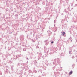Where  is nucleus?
Returning <instances> with one entry per match:
<instances>
[{
    "label": "nucleus",
    "instance_id": "nucleus-1",
    "mask_svg": "<svg viewBox=\"0 0 77 77\" xmlns=\"http://www.w3.org/2000/svg\"><path fill=\"white\" fill-rule=\"evenodd\" d=\"M60 61V59L59 58H57V59H54L53 62H52L53 63H54L56 65H58L59 64V62Z\"/></svg>",
    "mask_w": 77,
    "mask_h": 77
},
{
    "label": "nucleus",
    "instance_id": "nucleus-2",
    "mask_svg": "<svg viewBox=\"0 0 77 77\" xmlns=\"http://www.w3.org/2000/svg\"><path fill=\"white\" fill-rule=\"evenodd\" d=\"M52 61H53V60H51L50 62H51V63H50V64L51 65H53V66H54V67L52 68V69L53 70H54L55 69V66H56V65L57 64H56L54 63H53V62H52Z\"/></svg>",
    "mask_w": 77,
    "mask_h": 77
},
{
    "label": "nucleus",
    "instance_id": "nucleus-3",
    "mask_svg": "<svg viewBox=\"0 0 77 77\" xmlns=\"http://www.w3.org/2000/svg\"><path fill=\"white\" fill-rule=\"evenodd\" d=\"M37 54L39 57L38 59V60H39V59H41L40 57H41V55H42V54L40 53L39 52H37Z\"/></svg>",
    "mask_w": 77,
    "mask_h": 77
},
{
    "label": "nucleus",
    "instance_id": "nucleus-4",
    "mask_svg": "<svg viewBox=\"0 0 77 77\" xmlns=\"http://www.w3.org/2000/svg\"><path fill=\"white\" fill-rule=\"evenodd\" d=\"M20 38L21 41H24V36L23 35H22L20 36Z\"/></svg>",
    "mask_w": 77,
    "mask_h": 77
},
{
    "label": "nucleus",
    "instance_id": "nucleus-5",
    "mask_svg": "<svg viewBox=\"0 0 77 77\" xmlns=\"http://www.w3.org/2000/svg\"><path fill=\"white\" fill-rule=\"evenodd\" d=\"M69 54H72V48H71V49H70V51H69Z\"/></svg>",
    "mask_w": 77,
    "mask_h": 77
},
{
    "label": "nucleus",
    "instance_id": "nucleus-6",
    "mask_svg": "<svg viewBox=\"0 0 77 77\" xmlns=\"http://www.w3.org/2000/svg\"><path fill=\"white\" fill-rule=\"evenodd\" d=\"M61 33L62 34L63 36H64V35H65V32H63V31Z\"/></svg>",
    "mask_w": 77,
    "mask_h": 77
},
{
    "label": "nucleus",
    "instance_id": "nucleus-7",
    "mask_svg": "<svg viewBox=\"0 0 77 77\" xmlns=\"http://www.w3.org/2000/svg\"><path fill=\"white\" fill-rule=\"evenodd\" d=\"M66 9L65 10V12H66V13H67V14H68H68H69V11H67L66 10Z\"/></svg>",
    "mask_w": 77,
    "mask_h": 77
},
{
    "label": "nucleus",
    "instance_id": "nucleus-8",
    "mask_svg": "<svg viewBox=\"0 0 77 77\" xmlns=\"http://www.w3.org/2000/svg\"><path fill=\"white\" fill-rule=\"evenodd\" d=\"M73 72L72 70H71V71L69 73V74L70 75H71V74H72V73Z\"/></svg>",
    "mask_w": 77,
    "mask_h": 77
},
{
    "label": "nucleus",
    "instance_id": "nucleus-9",
    "mask_svg": "<svg viewBox=\"0 0 77 77\" xmlns=\"http://www.w3.org/2000/svg\"><path fill=\"white\" fill-rule=\"evenodd\" d=\"M21 65H23V66H25V65H27V64L26 63H24L23 64V63H21Z\"/></svg>",
    "mask_w": 77,
    "mask_h": 77
},
{
    "label": "nucleus",
    "instance_id": "nucleus-10",
    "mask_svg": "<svg viewBox=\"0 0 77 77\" xmlns=\"http://www.w3.org/2000/svg\"><path fill=\"white\" fill-rule=\"evenodd\" d=\"M17 56H14V59H17Z\"/></svg>",
    "mask_w": 77,
    "mask_h": 77
},
{
    "label": "nucleus",
    "instance_id": "nucleus-11",
    "mask_svg": "<svg viewBox=\"0 0 77 77\" xmlns=\"http://www.w3.org/2000/svg\"><path fill=\"white\" fill-rule=\"evenodd\" d=\"M33 72H35V73H36L37 72V71L35 70H34L33 71Z\"/></svg>",
    "mask_w": 77,
    "mask_h": 77
},
{
    "label": "nucleus",
    "instance_id": "nucleus-12",
    "mask_svg": "<svg viewBox=\"0 0 77 77\" xmlns=\"http://www.w3.org/2000/svg\"><path fill=\"white\" fill-rule=\"evenodd\" d=\"M76 6H77V4H75V5L74 6V7H76Z\"/></svg>",
    "mask_w": 77,
    "mask_h": 77
},
{
    "label": "nucleus",
    "instance_id": "nucleus-13",
    "mask_svg": "<svg viewBox=\"0 0 77 77\" xmlns=\"http://www.w3.org/2000/svg\"><path fill=\"white\" fill-rule=\"evenodd\" d=\"M23 51H26V48H24L23 49Z\"/></svg>",
    "mask_w": 77,
    "mask_h": 77
},
{
    "label": "nucleus",
    "instance_id": "nucleus-14",
    "mask_svg": "<svg viewBox=\"0 0 77 77\" xmlns=\"http://www.w3.org/2000/svg\"><path fill=\"white\" fill-rule=\"evenodd\" d=\"M49 42H46V43H45V45H48L49 44Z\"/></svg>",
    "mask_w": 77,
    "mask_h": 77
},
{
    "label": "nucleus",
    "instance_id": "nucleus-15",
    "mask_svg": "<svg viewBox=\"0 0 77 77\" xmlns=\"http://www.w3.org/2000/svg\"><path fill=\"white\" fill-rule=\"evenodd\" d=\"M46 50H47V49H45V50H44L45 53L46 52V51H47Z\"/></svg>",
    "mask_w": 77,
    "mask_h": 77
},
{
    "label": "nucleus",
    "instance_id": "nucleus-16",
    "mask_svg": "<svg viewBox=\"0 0 77 77\" xmlns=\"http://www.w3.org/2000/svg\"><path fill=\"white\" fill-rule=\"evenodd\" d=\"M48 41V40H45L44 41V42H47Z\"/></svg>",
    "mask_w": 77,
    "mask_h": 77
},
{
    "label": "nucleus",
    "instance_id": "nucleus-17",
    "mask_svg": "<svg viewBox=\"0 0 77 77\" xmlns=\"http://www.w3.org/2000/svg\"><path fill=\"white\" fill-rule=\"evenodd\" d=\"M60 3H62V0H60Z\"/></svg>",
    "mask_w": 77,
    "mask_h": 77
},
{
    "label": "nucleus",
    "instance_id": "nucleus-18",
    "mask_svg": "<svg viewBox=\"0 0 77 77\" xmlns=\"http://www.w3.org/2000/svg\"><path fill=\"white\" fill-rule=\"evenodd\" d=\"M2 72L0 71V75H2Z\"/></svg>",
    "mask_w": 77,
    "mask_h": 77
},
{
    "label": "nucleus",
    "instance_id": "nucleus-19",
    "mask_svg": "<svg viewBox=\"0 0 77 77\" xmlns=\"http://www.w3.org/2000/svg\"><path fill=\"white\" fill-rule=\"evenodd\" d=\"M31 55H32V57H33V54H32Z\"/></svg>",
    "mask_w": 77,
    "mask_h": 77
},
{
    "label": "nucleus",
    "instance_id": "nucleus-20",
    "mask_svg": "<svg viewBox=\"0 0 77 77\" xmlns=\"http://www.w3.org/2000/svg\"><path fill=\"white\" fill-rule=\"evenodd\" d=\"M51 42V44H53V43H54V42H53V41H52V42Z\"/></svg>",
    "mask_w": 77,
    "mask_h": 77
},
{
    "label": "nucleus",
    "instance_id": "nucleus-21",
    "mask_svg": "<svg viewBox=\"0 0 77 77\" xmlns=\"http://www.w3.org/2000/svg\"><path fill=\"white\" fill-rule=\"evenodd\" d=\"M39 72H41V73H42V70H41V71H39Z\"/></svg>",
    "mask_w": 77,
    "mask_h": 77
},
{
    "label": "nucleus",
    "instance_id": "nucleus-22",
    "mask_svg": "<svg viewBox=\"0 0 77 77\" xmlns=\"http://www.w3.org/2000/svg\"><path fill=\"white\" fill-rule=\"evenodd\" d=\"M20 65V63H18L17 65V66H18V65Z\"/></svg>",
    "mask_w": 77,
    "mask_h": 77
},
{
    "label": "nucleus",
    "instance_id": "nucleus-23",
    "mask_svg": "<svg viewBox=\"0 0 77 77\" xmlns=\"http://www.w3.org/2000/svg\"><path fill=\"white\" fill-rule=\"evenodd\" d=\"M13 68H14V66H11V69Z\"/></svg>",
    "mask_w": 77,
    "mask_h": 77
},
{
    "label": "nucleus",
    "instance_id": "nucleus-24",
    "mask_svg": "<svg viewBox=\"0 0 77 77\" xmlns=\"http://www.w3.org/2000/svg\"><path fill=\"white\" fill-rule=\"evenodd\" d=\"M46 76V74H44L43 75V76Z\"/></svg>",
    "mask_w": 77,
    "mask_h": 77
},
{
    "label": "nucleus",
    "instance_id": "nucleus-25",
    "mask_svg": "<svg viewBox=\"0 0 77 77\" xmlns=\"http://www.w3.org/2000/svg\"><path fill=\"white\" fill-rule=\"evenodd\" d=\"M56 20H54V23H55V22H56Z\"/></svg>",
    "mask_w": 77,
    "mask_h": 77
},
{
    "label": "nucleus",
    "instance_id": "nucleus-26",
    "mask_svg": "<svg viewBox=\"0 0 77 77\" xmlns=\"http://www.w3.org/2000/svg\"><path fill=\"white\" fill-rule=\"evenodd\" d=\"M8 50H11V48H10L9 47H8Z\"/></svg>",
    "mask_w": 77,
    "mask_h": 77
},
{
    "label": "nucleus",
    "instance_id": "nucleus-27",
    "mask_svg": "<svg viewBox=\"0 0 77 77\" xmlns=\"http://www.w3.org/2000/svg\"><path fill=\"white\" fill-rule=\"evenodd\" d=\"M72 59H74V56H73L72 57Z\"/></svg>",
    "mask_w": 77,
    "mask_h": 77
},
{
    "label": "nucleus",
    "instance_id": "nucleus-28",
    "mask_svg": "<svg viewBox=\"0 0 77 77\" xmlns=\"http://www.w3.org/2000/svg\"><path fill=\"white\" fill-rule=\"evenodd\" d=\"M26 59H27V60H29V58H28L27 57H26Z\"/></svg>",
    "mask_w": 77,
    "mask_h": 77
},
{
    "label": "nucleus",
    "instance_id": "nucleus-29",
    "mask_svg": "<svg viewBox=\"0 0 77 77\" xmlns=\"http://www.w3.org/2000/svg\"><path fill=\"white\" fill-rule=\"evenodd\" d=\"M29 72H32V71L31 70H29Z\"/></svg>",
    "mask_w": 77,
    "mask_h": 77
},
{
    "label": "nucleus",
    "instance_id": "nucleus-30",
    "mask_svg": "<svg viewBox=\"0 0 77 77\" xmlns=\"http://www.w3.org/2000/svg\"><path fill=\"white\" fill-rule=\"evenodd\" d=\"M36 48H39V47L38 46H36Z\"/></svg>",
    "mask_w": 77,
    "mask_h": 77
},
{
    "label": "nucleus",
    "instance_id": "nucleus-31",
    "mask_svg": "<svg viewBox=\"0 0 77 77\" xmlns=\"http://www.w3.org/2000/svg\"><path fill=\"white\" fill-rule=\"evenodd\" d=\"M35 63H37V62H36V60H35Z\"/></svg>",
    "mask_w": 77,
    "mask_h": 77
},
{
    "label": "nucleus",
    "instance_id": "nucleus-32",
    "mask_svg": "<svg viewBox=\"0 0 77 77\" xmlns=\"http://www.w3.org/2000/svg\"><path fill=\"white\" fill-rule=\"evenodd\" d=\"M11 70H12V71H14V69H13V68H12V69H11Z\"/></svg>",
    "mask_w": 77,
    "mask_h": 77
},
{
    "label": "nucleus",
    "instance_id": "nucleus-33",
    "mask_svg": "<svg viewBox=\"0 0 77 77\" xmlns=\"http://www.w3.org/2000/svg\"><path fill=\"white\" fill-rule=\"evenodd\" d=\"M54 74H56V72H54Z\"/></svg>",
    "mask_w": 77,
    "mask_h": 77
},
{
    "label": "nucleus",
    "instance_id": "nucleus-34",
    "mask_svg": "<svg viewBox=\"0 0 77 77\" xmlns=\"http://www.w3.org/2000/svg\"><path fill=\"white\" fill-rule=\"evenodd\" d=\"M33 75H31V77H33Z\"/></svg>",
    "mask_w": 77,
    "mask_h": 77
},
{
    "label": "nucleus",
    "instance_id": "nucleus-35",
    "mask_svg": "<svg viewBox=\"0 0 77 77\" xmlns=\"http://www.w3.org/2000/svg\"><path fill=\"white\" fill-rule=\"evenodd\" d=\"M60 69H62V67H60Z\"/></svg>",
    "mask_w": 77,
    "mask_h": 77
},
{
    "label": "nucleus",
    "instance_id": "nucleus-36",
    "mask_svg": "<svg viewBox=\"0 0 77 77\" xmlns=\"http://www.w3.org/2000/svg\"><path fill=\"white\" fill-rule=\"evenodd\" d=\"M33 41L34 42H35V40H34V41L33 40Z\"/></svg>",
    "mask_w": 77,
    "mask_h": 77
},
{
    "label": "nucleus",
    "instance_id": "nucleus-37",
    "mask_svg": "<svg viewBox=\"0 0 77 77\" xmlns=\"http://www.w3.org/2000/svg\"><path fill=\"white\" fill-rule=\"evenodd\" d=\"M11 73H12V74H13V73H14V72L12 71Z\"/></svg>",
    "mask_w": 77,
    "mask_h": 77
},
{
    "label": "nucleus",
    "instance_id": "nucleus-38",
    "mask_svg": "<svg viewBox=\"0 0 77 77\" xmlns=\"http://www.w3.org/2000/svg\"><path fill=\"white\" fill-rule=\"evenodd\" d=\"M1 8H2V9H3V7H1Z\"/></svg>",
    "mask_w": 77,
    "mask_h": 77
},
{
    "label": "nucleus",
    "instance_id": "nucleus-39",
    "mask_svg": "<svg viewBox=\"0 0 77 77\" xmlns=\"http://www.w3.org/2000/svg\"><path fill=\"white\" fill-rule=\"evenodd\" d=\"M22 68H23V69H22V70H23V69H23V67H22Z\"/></svg>",
    "mask_w": 77,
    "mask_h": 77
},
{
    "label": "nucleus",
    "instance_id": "nucleus-40",
    "mask_svg": "<svg viewBox=\"0 0 77 77\" xmlns=\"http://www.w3.org/2000/svg\"><path fill=\"white\" fill-rule=\"evenodd\" d=\"M69 7H68V9H69Z\"/></svg>",
    "mask_w": 77,
    "mask_h": 77
},
{
    "label": "nucleus",
    "instance_id": "nucleus-41",
    "mask_svg": "<svg viewBox=\"0 0 77 77\" xmlns=\"http://www.w3.org/2000/svg\"><path fill=\"white\" fill-rule=\"evenodd\" d=\"M60 39H61V37H60Z\"/></svg>",
    "mask_w": 77,
    "mask_h": 77
},
{
    "label": "nucleus",
    "instance_id": "nucleus-42",
    "mask_svg": "<svg viewBox=\"0 0 77 77\" xmlns=\"http://www.w3.org/2000/svg\"><path fill=\"white\" fill-rule=\"evenodd\" d=\"M6 46H5V49H6Z\"/></svg>",
    "mask_w": 77,
    "mask_h": 77
},
{
    "label": "nucleus",
    "instance_id": "nucleus-43",
    "mask_svg": "<svg viewBox=\"0 0 77 77\" xmlns=\"http://www.w3.org/2000/svg\"><path fill=\"white\" fill-rule=\"evenodd\" d=\"M26 63H28V61L26 62Z\"/></svg>",
    "mask_w": 77,
    "mask_h": 77
},
{
    "label": "nucleus",
    "instance_id": "nucleus-44",
    "mask_svg": "<svg viewBox=\"0 0 77 77\" xmlns=\"http://www.w3.org/2000/svg\"><path fill=\"white\" fill-rule=\"evenodd\" d=\"M48 32H49V31H47L48 33Z\"/></svg>",
    "mask_w": 77,
    "mask_h": 77
},
{
    "label": "nucleus",
    "instance_id": "nucleus-45",
    "mask_svg": "<svg viewBox=\"0 0 77 77\" xmlns=\"http://www.w3.org/2000/svg\"><path fill=\"white\" fill-rule=\"evenodd\" d=\"M44 26H45V24L44 25Z\"/></svg>",
    "mask_w": 77,
    "mask_h": 77
},
{
    "label": "nucleus",
    "instance_id": "nucleus-46",
    "mask_svg": "<svg viewBox=\"0 0 77 77\" xmlns=\"http://www.w3.org/2000/svg\"><path fill=\"white\" fill-rule=\"evenodd\" d=\"M73 51H75V50H74Z\"/></svg>",
    "mask_w": 77,
    "mask_h": 77
},
{
    "label": "nucleus",
    "instance_id": "nucleus-47",
    "mask_svg": "<svg viewBox=\"0 0 77 77\" xmlns=\"http://www.w3.org/2000/svg\"><path fill=\"white\" fill-rule=\"evenodd\" d=\"M45 48V47H44V48Z\"/></svg>",
    "mask_w": 77,
    "mask_h": 77
},
{
    "label": "nucleus",
    "instance_id": "nucleus-48",
    "mask_svg": "<svg viewBox=\"0 0 77 77\" xmlns=\"http://www.w3.org/2000/svg\"><path fill=\"white\" fill-rule=\"evenodd\" d=\"M38 77H41V76H39Z\"/></svg>",
    "mask_w": 77,
    "mask_h": 77
},
{
    "label": "nucleus",
    "instance_id": "nucleus-49",
    "mask_svg": "<svg viewBox=\"0 0 77 77\" xmlns=\"http://www.w3.org/2000/svg\"><path fill=\"white\" fill-rule=\"evenodd\" d=\"M20 44H22V43H20Z\"/></svg>",
    "mask_w": 77,
    "mask_h": 77
},
{
    "label": "nucleus",
    "instance_id": "nucleus-50",
    "mask_svg": "<svg viewBox=\"0 0 77 77\" xmlns=\"http://www.w3.org/2000/svg\"><path fill=\"white\" fill-rule=\"evenodd\" d=\"M58 69H56V71H57Z\"/></svg>",
    "mask_w": 77,
    "mask_h": 77
},
{
    "label": "nucleus",
    "instance_id": "nucleus-51",
    "mask_svg": "<svg viewBox=\"0 0 77 77\" xmlns=\"http://www.w3.org/2000/svg\"><path fill=\"white\" fill-rule=\"evenodd\" d=\"M64 20L63 19L62 20V21H63Z\"/></svg>",
    "mask_w": 77,
    "mask_h": 77
},
{
    "label": "nucleus",
    "instance_id": "nucleus-52",
    "mask_svg": "<svg viewBox=\"0 0 77 77\" xmlns=\"http://www.w3.org/2000/svg\"><path fill=\"white\" fill-rule=\"evenodd\" d=\"M7 69V71H8V69Z\"/></svg>",
    "mask_w": 77,
    "mask_h": 77
},
{
    "label": "nucleus",
    "instance_id": "nucleus-53",
    "mask_svg": "<svg viewBox=\"0 0 77 77\" xmlns=\"http://www.w3.org/2000/svg\"><path fill=\"white\" fill-rule=\"evenodd\" d=\"M65 18H66V16H65Z\"/></svg>",
    "mask_w": 77,
    "mask_h": 77
},
{
    "label": "nucleus",
    "instance_id": "nucleus-54",
    "mask_svg": "<svg viewBox=\"0 0 77 77\" xmlns=\"http://www.w3.org/2000/svg\"><path fill=\"white\" fill-rule=\"evenodd\" d=\"M1 62V60H0V62Z\"/></svg>",
    "mask_w": 77,
    "mask_h": 77
},
{
    "label": "nucleus",
    "instance_id": "nucleus-55",
    "mask_svg": "<svg viewBox=\"0 0 77 77\" xmlns=\"http://www.w3.org/2000/svg\"><path fill=\"white\" fill-rule=\"evenodd\" d=\"M19 77H21V76H19Z\"/></svg>",
    "mask_w": 77,
    "mask_h": 77
},
{
    "label": "nucleus",
    "instance_id": "nucleus-56",
    "mask_svg": "<svg viewBox=\"0 0 77 77\" xmlns=\"http://www.w3.org/2000/svg\"><path fill=\"white\" fill-rule=\"evenodd\" d=\"M28 53H29V52H28Z\"/></svg>",
    "mask_w": 77,
    "mask_h": 77
},
{
    "label": "nucleus",
    "instance_id": "nucleus-57",
    "mask_svg": "<svg viewBox=\"0 0 77 77\" xmlns=\"http://www.w3.org/2000/svg\"><path fill=\"white\" fill-rule=\"evenodd\" d=\"M48 64H49V65H50V64L49 63Z\"/></svg>",
    "mask_w": 77,
    "mask_h": 77
},
{
    "label": "nucleus",
    "instance_id": "nucleus-58",
    "mask_svg": "<svg viewBox=\"0 0 77 77\" xmlns=\"http://www.w3.org/2000/svg\"><path fill=\"white\" fill-rule=\"evenodd\" d=\"M56 31V30H55V31Z\"/></svg>",
    "mask_w": 77,
    "mask_h": 77
},
{
    "label": "nucleus",
    "instance_id": "nucleus-59",
    "mask_svg": "<svg viewBox=\"0 0 77 77\" xmlns=\"http://www.w3.org/2000/svg\"><path fill=\"white\" fill-rule=\"evenodd\" d=\"M0 77H1V76H0Z\"/></svg>",
    "mask_w": 77,
    "mask_h": 77
},
{
    "label": "nucleus",
    "instance_id": "nucleus-60",
    "mask_svg": "<svg viewBox=\"0 0 77 77\" xmlns=\"http://www.w3.org/2000/svg\"><path fill=\"white\" fill-rule=\"evenodd\" d=\"M62 29H63V28L62 27Z\"/></svg>",
    "mask_w": 77,
    "mask_h": 77
},
{
    "label": "nucleus",
    "instance_id": "nucleus-61",
    "mask_svg": "<svg viewBox=\"0 0 77 77\" xmlns=\"http://www.w3.org/2000/svg\"><path fill=\"white\" fill-rule=\"evenodd\" d=\"M59 41V40H58V41Z\"/></svg>",
    "mask_w": 77,
    "mask_h": 77
},
{
    "label": "nucleus",
    "instance_id": "nucleus-62",
    "mask_svg": "<svg viewBox=\"0 0 77 77\" xmlns=\"http://www.w3.org/2000/svg\"><path fill=\"white\" fill-rule=\"evenodd\" d=\"M50 27H49V29H50Z\"/></svg>",
    "mask_w": 77,
    "mask_h": 77
},
{
    "label": "nucleus",
    "instance_id": "nucleus-63",
    "mask_svg": "<svg viewBox=\"0 0 77 77\" xmlns=\"http://www.w3.org/2000/svg\"><path fill=\"white\" fill-rule=\"evenodd\" d=\"M17 69V70H18V69Z\"/></svg>",
    "mask_w": 77,
    "mask_h": 77
},
{
    "label": "nucleus",
    "instance_id": "nucleus-64",
    "mask_svg": "<svg viewBox=\"0 0 77 77\" xmlns=\"http://www.w3.org/2000/svg\"><path fill=\"white\" fill-rule=\"evenodd\" d=\"M76 1H77V0H76Z\"/></svg>",
    "mask_w": 77,
    "mask_h": 77
}]
</instances>
